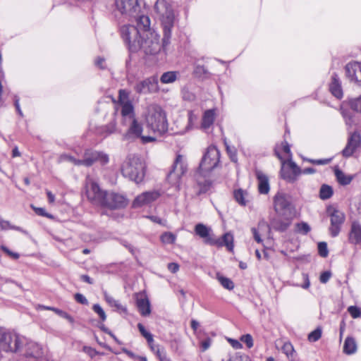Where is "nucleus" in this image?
<instances>
[{"label": "nucleus", "instance_id": "f257e3e1", "mask_svg": "<svg viewBox=\"0 0 361 361\" xmlns=\"http://www.w3.org/2000/svg\"><path fill=\"white\" fill-rule=\"evenodd\" d=\"M136 25H124L120 28L121 38L131 52L142 49L146 54L154 55L161 49L159 35L151 27L149 16L133 20Z\"/></svg>", "mask_w": 361, "mask_h": 361}, {"label": "nucleus", "instance_id": "f03ea898", "mask_svg": "<svg viewBox=\"0 0 361 361\" xmlns=\"http://www.w3.org/2000/svg\"><path fill=\"white\" fill-rule=\"evenodd\" d=\"M220 162V152L214 145L207 147L200 164L198 171L196 173L197 186L198 187L197 195L209 192L212 188L213 183L209 179H205L207 173L216 168Z\"/></svg>", "mask_w": 361, "mask_h": 361}, {"label": "nucleus", "instance_id": "7ed1b4c3", "mask_svg": "<svg viewBox=\"0 0 361 361\" xmlns=\"http://www.w3.org/2000/svg\"><path fill=\"white\" fill-rule=\"evenodd\" d=\"M154 10L157 17L161 22L164 32L162 48L165 49L171 42V31L174 25L173 11L171 4L166 0H157Z\"/></svg>", "mask_w": 361, "mask_h": 361}, {"label": "nucleus", "instance_id": "20e7f679", "mask_svg": "<svg viewBox=\"0 0 361 361\" xmlns=\"http://www.w3.org/2000/svg\"><path fill=\"white\" fill-rule=\"evenodd\" d=\"M27 343V338L14 331L0 327V353L20 356Z\"/></svg>", "mask_w": 361, "mask_h": 361}, {"label": "nucleus", "instance_id": "39448f33", "mask_svg": "<svg viewBox=\"0 0 361 361\" xmlns=\"http://www.w3.org/2000/svg\"><path fill=\"white\" fill-rule=\"evenodd\" d=\"M116 11L123 20L133 22L145 15V4L142 0H116Z\"/></svg>", "mask_w": 361, "mask_h": 361}, {"label": "nucleus", "instance_id": "423d86ee", "mask_svg": "<svg viewBox=\"0 0 361 361\" xmlns=\"http://www.w3.org/2000/svg\"><path fill=\"white\" fill-rule=\"evenodd\" d=\"M124 177L135 182L141 183L145 175V165L140 157L135 154L128 156L121 167Z\"/></svg>", "mask_w": 361, "mask_h": 361}, {"label": "nucleus", "instance_id": "0eeeda50", "mask_svg": "<svg viewBox=\"0 0 361 361\" xmlns=\"http://www.w3.org/2000/svg\"><path fill=\"white\" fill-rule=\"evenodd\" d=\"M145 117L147 126L154 132L161 134L167 130L166 116L159 106L157 104L149 105L147 109Z\"/></svg>", "mask_w": 361, "mask_h": 361}, {"label": "nucleus", "instance_id": "6e6552de", "mask_svg": "<svg viewBox=\"0 0 361 361\" xmlns=\"http://www.w3.org/2000/svg\"><path fill=\"white\" fill-rule=\"evenodd\" d=\"M109 156L102 152L87 149L84 152L82 159H78L67 154H63L59 157V161H68L75 166H91L94 162L99 161L102 164L109 162Z\"/></svg>", "mask_w": 361, "mask_h": 361}, {"label": "nucleus", "instance_id": "1a4fd4ad", "mask_svg": "<svg viewBox=\"0 0 361 361\" xmlns=\"http://www.w3.org/2000/svg\"><path fill=\"white\" fill-rule=\"evenodd\" d=\"M279 159L281 162V176L289 183H294L301 174H313L316 169L312 167L301 169L293 160L284 161L279 154Z\"/></svg>", "mask_w": 361, "mask_h": 361}, {"label": "nucleus", "instance_id": "9d476101", "mask_svg": "<svg viewBox=\"0 0 361 361\" xmlns=\"http://www.w3.org/2000/svg\"><path fill=\"white\" fill-rule=\"evenodd\" d=\"M273 203L274 211L279 216H289V218L295 216V207L289 195L278 192L274 197Z\"/></svg>", "mask_w": 361, "mask_h": 361}, {"label": "nucleus", "instance_id": "9b49d317", "mask_svg": "<svg viewBox=\"0 0 361 361\" xmlns=\"http://www.w3.org/2000/svg\"><path fill=\"white\" fill-rule=\"evenodd\" d=\"M129 96L130 92L126 90H120L118 92V100L116 105V111L121 114V123H127L128 121L136 118L134 106Z\"/></svg>", "mask_w": 361, "mask_h": 361}, {"label": "nucleus", "instance_id": "f8f14e48", "mask_svg": "<svg viewBox=\"0 0 361 361\" xmlns=\"http://www.w3.org/2000/svg\"><path fill=\"white\" fill-rule=\"evenodd\" d=\"M121 125L127 128L123 135L124 140L134 141L140 138L142 144H147L156 140L154 137L142 135L143 131L142 124L136 118L128 121L127 123H121Z\"/></svg>", "mask_w": 361, "mask_h": 361}, {"label": "nucleus", "instance_id": "ddd939ff", "mask_svg": "<svg viewBox=\"0 0 361 361\" xmlns=\"http://www.w3.org/2000/svg\"><path fill=\"white\" fill-rule=\"evenodd\" d=\"M188 171V164L183 155H177L173 163V169L168 175V181L176 190H180L181 178Z\"/></svg>", "mask_w": 361, "mask_h": 361}, {"label": "nucleus", "instance_id": "4468645a", "mask_svg": "<svg viewBox=\"0 0 361 361\" xmlns=\"http://www.w3.org/2000/svg\"><path fill=\"white\" fill-rule=\"evenodd\" d=\"M85 190L87 199L93 204L99 205L106 194L96 178L87 176L85 180Z\"/></svg>", "mask_w": 361, "mask_h": 361}, {"label": "nucleus", "instance_id": "2eb2a0df", "mask_svg": "<svg viewBox=\"0 0 361 361\" xmlns=\"http://www.w3.org/2000/svg\"><path fill=\"white\" fill-rule=\"evenodd\" d=\"M127 204L128 200L123 195L106 192L99 206L110 209H118L125 207Z\"/></svg>", "mask_w": 361, "mask_h": 361}, {"label": "nucleus", "instance_id": "dca6fc26", "mask_svg": "<svg viewBox=\"0 0 361 361\" xmlns=\"http://www.w3.org/2000/svg\"><path fill=\"white\" fill-rule=\"evenodd\" d=\"M138 94H152L159 90L158 79L156 76L149 77L137 82L134 87Z\"/></svg>", "mask_w": 361, "mask_h": 361}, {"label": "nucleus", "instance_id": "f3484780", "mask_svg": "<svg viewBox=\"0 0 361 361\" xmlns=\"http://www.w3.org/2000/svg\"><path fill=\"white\" fill-rule=\"evenodd\" d=\"M161 196L159 190H150L144 192L138 195L133 200L132 207L133 208H140L150 205Z\"/></svg>", "mask_w": 361, "mask_h": 361}, {"label": "nucleus", "instance_id": "a211bd4d", "mask_svg": "<svg viewBox=\"0 0 361 361\" xmlns=\"http://www.w3.org/2000/svg\"><path fill=\"white\" fill-rule=\"evenodd\" d=\"M20 356L32 361H39L43 356V350L37 343L27 338L26 345Z\"/></svg>", "mask_w": 361, "mask_h": 361}, {"label": "nucleus", "instance_id": "6ab92c4d", "mask_svg": "<svg viewBox=\"0 0 361 361\" xmlns=\"http://www.w3.org/2000/svg\"><path fill=\"white\" fill-rule=\"evenodd\" d=\"M330 219L331 226L329 231L331 235L333 237H336L339 234L341 226L345 221V214L339 210L334 209L332 212H330Z\"/></svg>", "mask_w": 361, "mask_h": 361}, {"label": "nucleus", "instance_id": "aec40b11", "mask_svg": "<svg viewBox=\"0 0 361 361\" xmlns=\"http://www.w3.org/2000/svg\"><path fill=\"white\" fill-rule=\"evenodd\" d=\"M345 75L351 81L361 85V63L357 61L350 62L345 67Z\"/></svg>", "mask_w": 361, "mask_h": 361}, {"label": "nucleus", "instance_id": "412c9836", "mask_svg": "<svg viewBox=\"0 0 361 361\" xmlns=\"http://www.w3.org/2000/svg\"><path fill=\"white\" fill-rule=\"evenodd\" d=\"M361 142V136L357 133H350L345 147L342 151V154L345 157H349L353 155Z\"/></svg>", "mask_w": 361, "mask_h": 361}, {"label": "nucleus", "instance_id": "4be33fe9", "mask_svg": "<svg viewBox=\"0 0 361 361\" xmlns=\"http://www.w3.org/2000/svg\"><path fill=\"white\" fill-rule=\"evenodd\" d=\"M208 244L217 247L226 246L229 251L233 250V235L231 233H226L221 238H210Z\"/></svg>", "mask_w": 361, "mask_h": 361}, {"label": "nucleus", "instance_id": "5701e85b", "mask_svg": "<svg viewBox=\"0 0 361 361\" xmlns=\"http://www.w3.org/2000/svg\"><path fill=\"white\" fill-rule=\"evenodd\" d=\"M136 305L142 316L146 317L150 314V302L145 293H139L136 294Z\"/></svg>", "mask_w": 361, "mask_h": 361}, {"label": "nucleus", "instance_id": "b1692460", "mask_svg": "<svg viewBox=\"0 0 361 361\" xmlns=\"http://www.w3.org/2000/svg\"><path fill=\"white\" fill-rule=\"evenodd\" d=\"M348 240L350 244L361 247V224L357 221L352 222Z\"/></svg>", "mask_w": 361, "mask_h": 361}, {"label": "nucleus", "instance_id": "393cba45", "mask_svg": "<svg viewBox=\"0 0 361 361\" xmlns=\"http://www.w3.org/2000/svg\"><path fill=\"white\" fill-rule=\"evenodd\" d=\"M329 90L335 97L338 99L343 97V94L341 82L336 73H333L331 75V82L329 84Z\"/></svg>", "mask_w": 361, "mask_h": 361}, {"label": "nucleus", "instance_id": "a878e982", "mask_svg": "<svg viewBox=\"0 0 361 361\" xmlns=\"http://www.w3.org/2000/svg\"><path fill=\"white\" fill-rule=\"evenodd\" d=\"M216 116L215 109L206 110L202 115L201 128L206 130L209 129L214 123Z\"/></svg>", "mask_w": 361, "mask_h": 361}, {"label": "nucleus", "instance_id": "bb28decb", "mask_svg": "<svg viewBox=\"0 0 361 361\" xmlns=\"http://www.w3.org/2000/svg\"><path fill=\"white\" fill-rule=\"evenodd\" d=\"M283 219H274L271 223V227L279 231H285L290 226L291 221L294 217L281 216Z\"/></svg>", "mask_w": 361, "mask_h": 361}, {"label": "nucleus", "instance_id": "cd10ccee", "mask_svg": "<svg viewBox=\"0 0 361 361\" xmlns=\"http://www.w3.org/2000/svg\"><path fill=\"white\" fill-rule=\"evenodd\" d=\"M258 180V190L260 194H268L270 190L269 178L262 172L257 173Z\"/></svg>", "mask_w": 361, "mask_h": 361}, {"label": "nucleus", "instance_id": "c85d7f7f", "mask_svg": "<svg viewBox=\"0 0 361 361\" xmlns=\"http://www.w3.org/2000/svg\"><path fill=\"white\" fill-rule=\"evenodd\" d=\"M357 345L355 339L352 336H348L343 344V353L346 355H353L357 352Z\"/></svg>", "mask_w": 361, "mask_h": 361}, {"label": "nucleus", "instance_id": "c756f323", "mask_svg": "<svg viewBox=\"0 0 361 361\" xmlns=\"http://www.w3.org/2000/svg\"><path fill=\"white\" fill-rule=\"evenodd\" d=\"M195 233L200 238H204L206 243L208 244V240L214 236L210 235L211 229L202 224H197L195 228Z\"/></svg>", "mask_w": 361, "mask_h": 361}, {"label": "nucleus", "instance_id": "7c9ffc66", "mask_svg": "<svg viewBox=\"0 0 361 361\" xmlns=\"http://www.w3.org/2000/svg\"><path fill=\"white\" fill-rule=\"evenodd\" d=\"M104 297L106 302L109 306L115 307L116 310L121 312H127V308L123 305L118 300L114 298L111 295H109L106 292L104 293Z\"/></svg>", "mask_w": 361, "mask_h": 361}, {"label": "nucleus", "instance_id": "2f4dec72", "mask_svg": "<svg viewBox=\"0 0 361 361\" xmlns=\"http://www.w3.org/2000/svg\"><path fill=\"white\" fill-rule=\"evenodd\" d=\"M281 149L283 154H281V153L279 152V148L277 147L275 149V153L276 156L279 157V154L284 161H288L289 160H292V153L290 151V148L288 143L286 141L282 142Z\"/></svg>", "mask_w": 361, "mask_h": 361}, {"label": "nucleus", "instance_id": "473e14b6", "mask_svg": "<svg viewBox=\"0 0 361 361\" xmlns=\"http://www.w3.org/2000/svg\"><path fill=\"white\" fill-rule=\"evenodd\" d=\"M235 201L242 206H245L248 202V193L242 189H238L233 193Z\"/></svg>", "mask_w": 361, "mask_h": 361}, {"label": "nucleus", "instance_id": "72a5a7b5", "mask_svg": "<svg viewBox=\"0 0 361 361\" xmlns=\"http://www.w3.org/2000/svg\"><path fill=\"white\" fill-rule=\"evenodd\" d=\"M335 176L338 182L342 185H347L350 184L353 180V176L345 175L342 171L338 169L335 170Z\"/></svg>", "mask_w": 361, "mask_h": 361}, {"label": "nucleus", "instance_id": "f704fd0d", "mask_svg": "<svg viewBox=\"0 0 361 361\" xmlns=\"http://www.w3.org/2000/svg\"><path fill=\"white\" fill-rule=\"evenodd\" d=\"M178 74V73L176 71L164 73L160 78V81L163 84L172 83L176 80Z\"/></svg>", "mask_w": 361, "mask_h": 361}, {"label": "nucleus", "instance_id": "c9c22d12", "mask_svg": "<svg viewBox=\"0 0 361 361\" xmlns=\"http://www.w3.org/2000/svg\"><path fill=\"white\" fill-rule=\"evenodd\" d=\"M198 120V116L193 111L188 113V124L185 127V132L192 130Z\"/></svg>", "mask_w": 361, "mask_h": 361}, {"label": "nucleus", "instance_id": "e433bc0d", "mask_svg": "<svg viewBox=\"0 0 361 361\" xmlns=\"http://www.w3.org/2000/svg\"><path fill=\"white\" fill-rule=\"evenodd\" d=\"M221 361H252V360L247 355L238 353L234 357L228 355L226 357L223 358Z\"/></svg>", "mask_w": 361, "mask_h": 361}, {"label": "nucleus", "instance_id": "4c0bfd02", "mask_svg": "<svg viewBox=\"0 0 361 361\" xmlns=\"http://www.w3.org/2000/svg\"><path fill=\"white\" fill-rule=\"evenodd\" d=\"M116 122L115 121H112L109 123L106 126L102 127L101 131L99 132L104 136H107L111 133L116 132Z\"/></svg>", "mask_w": 361, "mask_h": 361}, {"label": "nucleus", "instance_id": "58836bf2", "mask_svg": "<svg viewBox=\"0 0 361 361\" xmlns=\"http://www.w3.org/2000/svg\"><path fill=\"white\" fill-rule=\"evenodd\" d=\"M333 195V189L328 185H322L319 191V197L322 200H327Z\"/></svg>", "mask_w": 361, "mask_h": 361}, {"label": "nucleus", "instance_id": "ea45409f", "mask_svg": "<svg viewBox=\"0 0 361 361\" xmlns=\"http://www.w3.org/2000/svg\"><path fill=\"white\" fill-rule=\"evenodd\" d=\"M217 279L224 288L228 290L233 289L234 284L230 279L218 275Z\"/></svg>", "mask_w": 361, "mask_h": 361}, {"label": "nucleus", "instance_id": "a19ab883", "mask_svg": "<svg viewBox=\"0 0 361 361\" xmlns=\"http://www.w3.org/2000/svg\"><path fill=\"white\" fill-rule=\"evenodd\" d=\"M176 239V235L171 232H165L161 235V240L164 244H173Z\"/></svg>", "mask_w": 361, "mask_h": 361}, {"label": "nucleus", "instance_id": "79ce46f5", "mask_svg": "<svg viewBox=\"0 0 361 361\" xmlns=\"http://www.w3.org/2000/svg\"><path fill=\"white\" fill-rule=\"evenodd\" d=\"M181 92H182L183 99L185 101L193 102L196 99V95L195 94V93H193L192 91H190L189 90V88L187 87H184L182 89Z\"/></svg>", "mask_w": 361, "mask_h": 361}, {"label": "nucleus", "instance_id": "37998d69", "mask_svg": "<svg viewBox=\"0 0 361 361\" xmlns=\"http://www.w3.org/2000/svg\"><path fill=\"white\" fill-rule=\"evenodd\" d=\"M52 311L54 312L59 317L66 319L70 324H73L75 322L74 318L66 312H64L58 308H53Z\"/></svg>", "mask_w": 361, "mask_h": 361}, {"label": "nucleus", "instance_id": "c03bdc74", "mask_svg": "<svg viewBox=\"0 0 361 361\" xmlns=\"http://www.w3.org/2000/svg\"><path fill=\"white\" fill-rule=\"evenodd\" d=\"M349 106L355 111L361 113V95L359 97L350 99Z\"/></svg>", "mask_w": 361, "mask_h": 361}, {"label": "nucleus", "instance_id": "a18cd8bd", "mask_svg": "<svg viewBox=\"0 0 361 361\" xmlns=\"http://www.w3.org/2000/svg\"><path fill=\"white\" fill-rule=\"evenodd\" d=\"M137 328L142 336L146 338L148 343L153 342V336L145 329V326L141 323L137 324Z\"/></svg>", "mask_w": 361, "mask_h": 361}, {"label": "nucleus", "instance_id": "49530a36", "mask_svg": "<svg viewBox=\"0 0 361 361\" xmlns=\"http://www.w3.org/2000/svg\"><path fill=\"white\" fill-rule=\"evenodd\" d=\"M310 226L306 222H300L296 224V231L306 235L310 231Z\"/></svg>", "mask_w": 361, "mask_h": 361}, {"label": "nucleus", "instance_id": "de8ad7c7", "mask_svg": "<svg viewBox=\"0 0 361 361\" xmlns=\"http://www.w3.org/2000/svg\"><path fill=\"white\" fill-rule=\"evenodd\" d=\"M282 351L288 357H293L295 353L293 345L289 342H286L283 344Z\"/></svg>", "mask_w": 361, "mask_h": 361}, {"label": "nucleus", "instance_id": "09e8293b", "mask_svg": "<svg viewBox=\"0 0 361 361\" xmlns=\"http://www.w3.org/2000/svg\"><path fill=\"white\" fill-rule=\"evenodd\" d=\"M240 342L244 343L247 348H251L254 345L253 338L249 334L242 335L240 338Z\"/></svg>", "mask_w": 361, "mask_h": 361}, {"label": "nucleus", "instance_id": "8fccbe9b", "mask_svg": "<svg viewBox=\"0 0 361 361\" xmlns=\"http://www.w3.org/2000/svg\"><path fill=\"white\" fill-rule=\"evenodd\" d=\"M226 148L227 154H228L231 160L233 162L236 163L238 161V156H237L236 149L234 147H231V146L228 145L227 144H226Z\"/></svg>", "mask_w": 361, "mask_h": 361}, {"label": "nucleus", "instance_id": "3c124183", "mask_svg": "<svg viewBox=\"0 0 361 361\" xmlns=\"http://www.w3.org/2000/svg\"><path fill=\"white\" fill-rule=\"evenodd\" d=\"M9 229L17 230V231L20 230V228L19 227L12 226L9 221L0 218V231L9 230Z\"/></svg>", "mask_w": 361, "mask_h": 361}, {"label": "nucleus", "instance_id": "603ef678", "mask_svg": "<svg viewBox=\"0 0 361 361\" xmlns=\"http://www.w3.org/2000/svg\"><path fill=\"white\" fill-rule=\"evenodd\" d=\"M92 310L96 314H98L102 321L104 322L106 319V314L99 304H94L92 306Z\"/></svg>", "mask_w": 361, "mask_h": 361}, {"label": "nucleus", "instance_id": "864d4df0", "mask_svg": "<svg viewBox=\"0 0 361 361\" xmlns=\"http://www.w3.org/2000/svg\"><path fill=\"white\" fill-rule=\"evenodd\" d=\"M318 252L319 255L322 257H326L328 256L329 250L327 248V244L325 242H320L317 245Z\"/></svg>", "mask_w": 361, "mask_h": 361}, {"label": "nucleus", "instance_id": "5fc2aeb1", "mask_svg": "<svg viewBox=\"0 0 361 361\" xmlns=\"http://www.w3.org/2000/svg\"><path fill=\"white\" fill-rule=\"evenodd\" d=\"M322 336V330L319 328L316 329L308 335V340L310 342L318 341Z\"/></svg>", "mask_w": 361, "mask_h": 361}, {"label": "nucleus", "instance_id": "6e6d98bb", "mask_svg": "<svg viewBox=\"0 0 361 361\" xmlns=\"http://www.w3.org/2000/svg\"><path fill=\"white\" fill-rule=\"evenodd\" d=\"M348 312L351 317L354 319L358 318L361 316V311L357 306H350L348 308Z\"/></svg>", "mask_w": 361, "mask_h": 361}, {"label": "nucleus", "instance_id": "4d7b16f0", "mask_svg": "<svg viewBox=\"0 0 361 361\" xmlns=\"http://www.w3.org/2000/svg\"><path fill=\"white\" fill-rule=\"evenodd\" d=\"M84 353L88 355L91 358L94 357L96 355H99V353L94 348L90 346H84L82 348Z\"/></svg>", "mask_w": 361, "mask_h": 361}, {"label": "nucleus", "instance_id": "13d9d810", "mask_svg": "<svg viewBox=\"0 0 361 361\" xmlns=\"http://www.w3.org/2000/svg\"><path fill=\"white\" fill-rule=\"evenodd\" d=\"M227 341L229 343V344L235 350H239L243 348V345L239 340L228 338Z\"/></svg>", "mask_w": 361, "mask_h": 361}, {"label": "nucleus", "instance_id": "bf43d9fd", "mask_svg": "<svg viewBox=\"0 0 361 361\" xmlns=\"http://www.w3.org/2000/svg\"><path fill=\"white\" fill-rule=\"evenodd\" d=\"M75 301L82 305H88L87 299L81 293H76L74 295Z\"/></svg>", "mask_w": 361, "mask_h": 361}, {"label": "nucleus", "instance_id": "052dcab7", "mask_svg": "<svg viewBox=\"0 0 361 361\" xmlns=\"http://www.w3.org/2000/svg\"><path fill=\"white\" fill-rule=\"evenodd\" d=\"M1 250L6 253L8 255H9L13 259H17L19 258L20 255L17 252H13L11 251L6 246H1Z\"/></svg>", "mask_w": 361, "mask_h": 361}, {"label": "nucleus", "instance_id": "680f3d73", "mask_svg": "<svg viewBox=\"0 0 361 361\" xmlns=\"http://www.w3.org/2000/svg\"><path fill=\"white\" fill-rule=\"evenodd\" d=\"M331 273L330 271H324L321 274L319 281L322 283H326L331 278Z\"/></svg>", "mask_w": 361, "mask_h": 361}, {"label": "nucleus", "instance_id": "e2e57ef3", "mask_svg": "<svg viewBox=\"0 0 361 361\" xmlns=\"http://www.w3.org/2000/svg\"><path fill=\"white\" fill-rule=\"evenodd\" d=\"M95 65L101 69L106 68L105 59L103 57H97L95 60Z\"/></svg>", "mask_w": 361, "mask_h": 361}, {"label": "nucleus", "instance_id": "0e129e2a", "mask_svg": "<svg viewBox=\"0 0 361 361\" xmlns=\"http://www.w3.org/2000/svg\"><path fill=\"white\" fill-rule=\"evenodd\" d=\"M35 213L39 216H47V217H51V215L48 214L45 209L44 208H42V207H34L33 208Z\"/></svg>", "mask_w": 361, "mask_h": 361}, {"label": "nucleus", "instance_id": "69168bd1", "mask_svg": "<svg viewBox=\"0 0 361 361\" xmlns=\"http://www.w3.org/2000/svg\"><path fill=\"white\" fill-rule=\"evenodd\" d=\"M302 279L305 281V283L300 286L301 288H304V289H307L309 288L310 286V280H309V276L307 274H305L303 273L302 274Z\"/></svg>", "mask_w": 361, "mask_h": 361}, {"label": "nucleus", "instance_id": "338daca9", "mask_svg": "<svg viewBox=\"0 0 361 361\" xmlns=\"http://www.w3.org/2000/svg\"><path fill=\"white\" fill-rule=\"evenodd\" d=\"M168 269L171 273H176L179 270V265L177 263L171 262L168 264Z\"/></svg>", "mask_w": 361, "mask_h": 361}, {"label": "nucleus", "instance_id": "774afa93", "mask_svg": "<svg viewBox=\"0 0 361 361\" xmlns=\"http://www.w3.org/2000/svg\"><path fill=\"white\" fill-rule=\"evenodd\" d=\"M211 345V340L209 338L205 339L201 342V348L202 351L207 350Z\"/></svg>", "mask_w": 361, "mask_h": 361}]
</instances>
